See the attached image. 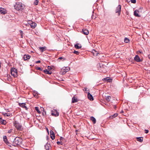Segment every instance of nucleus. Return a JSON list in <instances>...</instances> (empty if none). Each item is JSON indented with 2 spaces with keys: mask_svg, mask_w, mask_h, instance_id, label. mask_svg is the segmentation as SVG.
<instances>
[{
  "mask_svg": "<svg viewBox=\"0 0 150 150\" xmlns=\"http://www.w3.org/2000/svg\"><path fill=\"white\" fill-rule=\"evenodd\" d=\"M22 142V139L20 137H16L13 143V145L16 146L18 145H19L21 144Z\"/></svg>",
  "mask_w": 150,
  "mask_h": 150,
  "instance_id": "f257e3e1",
  "label": "nucleus"
},
{
  "mask_svg": "<svg viewBox=\"0 0 150 150\" xmlns=\"http://www.w3.org/2000/svg\"><path fill=\"white\" fill-rule=\"evenodd\" d=\"M24 7V5L21 3H16L14 6L15 8L18 11L22 10Z\"/></svg>",
  "mask_w": 150,
  "mask_h": 150,
  "instance_id": "f03ea898",
  "label": "nucleus"
},
{
  "mask_svg": "<svg viewBox=\"0 0 150 150\" xmlns=\"http://www.w3.org/2000/svg\"><path fill=\"white\" fill-rule=\"evenodd\" d=\"M14 125L17 130H22L23 129V127L21 124L18 122L16 121H15L13 123Z\"/></svg>",
  "mask_w": 150,
  "mask_h": 150,
  "instance_id": "7ed1b4c3",
  "label": "nucleus"
},
{
  "mask_svg": "<svg viewBox=\"0 0 150 150\" xmlns=\"http://www.w3.org/2000/svg\"><path fill=\"white\" fill-rule=\"evenodd\" d=\"M11 74L14 77H16L18 76L17 70L14 68H12L11 69Z\"/></svg>",
  "mask_w": 150,
  "mask_h": 150,
  "instance_id": "20e7f679",
  "label": "nucleus"
},
{
  "mask_svg": "<svg viewBox=\"0 0 150 150\" xmlns=\"http://www.w3.org/2000/svg\"><path fill=\"white\" fill-rule=\"evenodd\" d=\"M121 5H118L116 8L115 10V13H117L118 16H120L121 12Z\"/></svg>",
  "mask_w": 150,
  "mask_h": 150,
  "instance_id": "39448f33",
  "label": "nucleus"
},
{
  "mask_svg": "<svg viewBox=\"0 0 150 150\" xmlns=\"http://www.w3.org/2000/svg\"><path fill=\"white\" fill-rule=\"evenodd\" d=\"M134 60L137 62H140L142 61V60L141 59L138 55H136L134 57Z\"/></svg>",
  "mask_w": 150,
  "mask_h": 150,
  "instance_id": "423d86ee",
  "label": "nucleus"
},
{
  "mask_svg": "<svg viewBox=\"0 0 150 150\" xmlns=\"http://www.w3.org/2000/svg\"><path fill=\"white\" fill-rule=\"evenodd\" d=\"M0 12L1 13L4 14L7 13V11L5 9L0 8Z\"/></svg>",
  "mask_w": 150,
  "mask_h": 150,
  "instance_id": "0eeeda50",
  "label": "nucleus"
},
{
  "mask_svg": "<svg viewBox=\"0 0 150 150\" xmlns=\"http://www.w3.org/2000/svg\"><path fill=\"white\" fill-rule=\"evenodd\" d=\"M50 137L51 139L53 140L54 139H55V135L54 133L52 130L50 131Z\"/></svg>",
  "mask_w": 150,
  "mask_h": 150,
  "instance_id": "6e6552de",
  "label": "nucleus"
},
{
  "mask_svg": "<svg viewBox=\"0 0 150 150\" xmlns=\"http://www.w3.org/2000/svg\"><path fill=\"white\" fill-rule=\"evenodd\" d=\"M46 150H51V146L50 144H47L45 145Z\"/></svg>",
  "mask_w": 150,
  "mask_h": 150,
  "instance_id": "1a4fd4ad",
  "label": "nucleus"
},
{
  "mask_svg": "<svg viewBox=\"0 0 150 150\" xmlns=\"http://www.w3.org/2000/svg\"><path fill=\"white\" fill-rule=\"evenodd\" d=\"M82 32L84 34L87 35L89 34L88 31L86 29H83Z\"/></svg>",
  "mask_w": 150,
  "mask_h": 150,
  "instance_id": "9d476101",
  "label": "nucleus"
},
{
  "mask_svg": "<svg viewBox=\"0 0 150 150\" xmlns=\"http://www.w3.org/2000/svg\"><path fill=\"white\" fill-rule=\"evenodd\" d=\"M51 115L52 116L56 117L59 115V113L57 111H54L52 112L51 113Z\"/></svg>",
  "mask_w": 150,
  "mask_h": 150,
  "instance_id": "9b49d317",
  "label": "nucleus"
},
{
  "mask_svg": "<svg viewBox=\"0 0 150 150\" xmlns=\"http://www.w3.org/2000/svg\"><path fill=\"white\" fill-rule=\"evenodd\" d=\"M37 25V24L35 22H32L30 24V26L31 28L33 29Z\"/></svg>",
  "mask_w": 150,
  "mask_h": 150,
  "instance_id": "f8f14e48",
  "label": "nucleus"
},
{
  "mask_svg": "<svg viewBox=\"0 0 150 150\" xmlns=\"http://www.w3.org/2000/svg\"><path fill=\"white\" fill-rule=\"evenodd\" d=\"M88 98L91 100L92 101L93 100V98L92 95L89 93L88 94Z\"/></svg>",
  "mask_w": 150,
  "mask_h": 150,
  "instance_id": "ddd939ff",
  "label": "nucleus"
},
{
  "mask_svg": "<svg viewBox=\"0 0 150 150\" xmlns=\"http://www.w3.org/2000/svg\"><path fill=\"white\" fill-rule=\"evenodd\" d=\"M30 56L28 55H24L23 58L24 60H26L30 58Z\"/></svg>",
  "mask_w": 150,
  "mask_h": 150,
  "instance_id": "4468645a",
  "label": "nucleus"
},
{
  "mask_svg": "<svg viewBox=\"0 0 150 150\" xmlns=\"http://www.w3.org/2000/svg\"><path fill=\"white\" fill-rule=\"evenodd\" d=\"M78 101V99L77 98H75L74 96L72 98V103H73L77 102Z\"/></svg>",
  "mask_w": 150,
  "mask_h": 150,
  "instance_id": "2eb2a0df",
  "label": "nucleus"
},
{
  "mask_svg": "<svg viewBox=\"0 0 150 150\" xmlns=\"http://www.w3.org/2000/svg\"><path fill=\"white\" fill-rule=\"evenodd\" d=\"M139 11L137 10H135L134 12V15L137 17H139L140 16L138 14Z\"/></svg>",
  "mask_w": 150,
  "mask_h": 150,
  "instance_id": "dca6fc26",
  "label": "nucleus"
},
{
  "mask_svg": "<svg viewBox=\"0 0 150 150\" xmlns=\"http://www.w3.org/2000/svg\"><path fill=\"white\" fill-rule=\"evenodd\" d=\"M39 49L41 52H42L46 50V47H39Z\"/></svg>",
  "mask_w": 150,
  "mask_h": 150,
  "instance_id": "f3484780",
  "label": "nucleus"
},
{
  "mask_svg": "<svg viewBox=\"0 0 150 150\" xmlns=\"http://www.w3.org/2000/svg\"><path fill=\"white\" fill-rule=\"evenodd\" d=\"M25 105L26 104L25 103H19V105L21 107H23V108H27V107Z\"/></svg>",
  "mask_w": 150,
  "mask_h": 150,
  "instance_id": "a211bd4d",
  "label": "nucleus"
},
{
  "mask_svg": "<svg viewBox=\"0 0 150 150\" xmlns=\"http://www.w3.org/2000/svg\"><path fill=\"white\" fill-rule=\"evenodd\" d=\"M44 72L46 74H52L51 71L47 70V69L44 70Z\"/></svg>",
  "mask_w": 150,
  "mask_h": 150,
  "instance_id": "6ab92c4d",
  "label": "nucleus"
},
{
  "mask_svg": "<svg viewBox=\"0 0 150 150\" xmlns=\"http://www.w3.org/2000/svg\"><path fill=\"white\" fill-rule=\"evenodd\" d=\"M0 123L3 125H6V121L5 120L2 119L1 118V119H0Z\"/></svg>",
  "mask_w": 150,
  "mask_h": 150,
  "instance_id": "aec40b11",
  "label": "nucleus"
},
{
  "mask_svg": "<svg viewBox=\"0 0 150 150\" xmlns=\"http://www.w3.org/2000/svg\"><path fill=\"white\" fill-rule=\"evenodd\" d=\"M90 120L93 122V124H95L96 122V119L93 117L91 116L90 117Z\"/></svg>",
  "mask_w": 150,
  "mask_h": 150,
  "instance_id": "412c9836",
  "label": "nucleus"
},
{
  "mask_svg": "<svg viewBox=\"0 0 150 150\" xmlns=\"http://www.w3.org/2000/svg\"><path fill=\"white\" fill-rule=\"evenodd\" d=\"M74 47L76 49H79L81 48V46L80 45H79V44L77 43L75 45Z\"/></svg>",
  "mask_w": 150,
  "mask_h": 150,
  "instance_id": "4be33fe9",
  "label": "nucleus"
},
{
  "mask_svg": "<svg viewBox=\"0 0 150 150\" xmlns=\"http://www.w3.org/2000/svg\"><path fill=\"white\" fill-rule=\"evenodd\" d=\"M137 141L141 142H142L143 140V138L142 137H137Z\"/></svg>",
  "mask_w": 150,
  "mask_h": 150,
  "instance_id": "5701e85b",
  "label": "nucleus"
},
{
  "mask_svg": "<svg viewBox=\"0 0 150 150\" xmlns=\"http://www.w3.org/2000/svg\"><path fill=\"white\" fill-rule=\"evenodd\" d=\"M3 139H4V141L5 142V143L6 144H7L8 143V141L7 138V137H6V136H4L3 137Z\"/></svg>",
  "mask_w": 150,
  "mask_h": 150,
  "instance_id": "b1692460",
  "label": "nucleus"
},
{
  "mask_svg": "<svg viewBox=\"0 0 150 150\" xmlns=\"http://www.w3.org/2000/svg\"><path fill=\"white\" fill-rule=\"evenodd\" d=\"M110 79L108 77L105 78L103 79V81H107V82H109L110 81Z\"/></svg>",
  "mask_w": 150,
  "mask_h": 150,
  "instance_id": "393cba45",
  "label": "nucleus"
},
{
  "mask_svg": "<svg viewBox=\"0 0 150 150\" xmlns=\"http://www.w3.org/2000/svg\"><path fill=\"white\" fill-rule=\"evenodd\" d=\"M111 98L110 96H108L106 97V99L107 101L109 102L110 101V99Z\"/></svg>",
  "mask_w": 150,
  "mask_h": 150,
  "instance_id": "a878e982",
  "label": "nucleus"
},
{
  "mask_svg": "<svg viewBox=\"0 0 150 150\" xmlns=\"http://www.w3.org/2000/svg\"><path fill=\"white\" fill-rule=\"evenodd\" d=\"M70 69V68L69 67H66L64 69V70L66 72H67Z\"/></svg>",
  "mask_w": 150,
  "mask_h": 150,
  "instance_id": "bb28decb",
  "label": "nucleus"
},
{
  "mask_svg": "<svg viewBox=\"0 0 150 150\" xmlns=\"http://www.w3.org/2000/svg\"><path fill=\"white\" fill-rule=\"evenodd\" d=\"M117 113H115V114H114L113 115H111V116L110 117L111 118H113L114 117H116L117 116Z\"/></svg>",
  "mask_w": 150,
  "mask_h": 150,
  "instance_id": "cd10ccee",
  "label": "nucleus"
},
{
  "mask_svg": "<svg viewBox=\"0 0 150 150\" xmlns=\"http://www.w3.org/2000/svg\"><path fill=\"white\" fill-rule=\"evenodd\" d=\"M35 110L37 111L39 113H40L41 112L39 110V108L38 107H36L35 108Z\"/></svg>",
  "mask_w": 150,
  "mask_h": 150,
  "instance_id": "c85d7f7f",
  "label": "nucleus"
},
{
  "mask_svg": "<svg viewBox=\"0 0 150 150\" xmlns=\"http://www.w3.org/2000/svg\"><path fill=\"white\" fill-rule=\"evenodd\" d=\"M129 41V40L127 38H126L124 39V42L125 43H128Z\"/></svg>",
  "mask_w": 150,
  "mask_h": 150,
  "instance_id": "c756f323",
  "label": "nucleus"
},
{
  "mask_svg": "<svg viewBox=\"0 0 150 150\" xmlns=\"http://www.w3.org/2000/svg\"><path fill=\"white\" fill-rule=\"evenodd\" d=\"M93 54L94 56H96L98 54V53L96 52V51H95V50H94L93 52Z\"/></svg>",
  "mask_w": 150,
  "mask_h": 150,
  "instance_id": "7c9ffc66",
  "label": "nucleus"
},
{
  "mask_svg": "<svg viewBox=\"0 0 150 150\" xmlns=\"http://www.w3.org/2000/svg\"><path fill=\"white\" fill-rule=\"evenodd\" d=\"M65 59V58H63L62 57H59L58 59V60L59 61H60V60H61L62 61H64Z\"/></svg>",
  "mask_w": 150,
  "mask_h": 150,
  "instance_id": "2f4dec72",
  "label": "nucleus"
},
{
  "mask_svg": "<svg viewBox=\"0 0 150 150\" xmlns=\"http://www.w3.org/2000/svg\"><path fill=\"white\" fill-rule=\"evenodd\" d=\"M38 0H35L34 1V4H35V5H37L38 4Z\"/></svg>",
  "mask_w": 150,
  "mask_h": 150,
  "instance_id": "473e14b6",
  "label": "nucleus"
},
{
  "mask_svg": "<svg viewBox=\"0 0 150 150\" xmlns=\"http://www.w3.org/2000/svg\"><path fill=\"white\" fill-rule=\"evenodd\" d=\"M57 144L58 145H62V142L61 141H60V142H59V141L57 142Z\"/></svg>",
  "mask_w": 150,
  "mask_h": 150,
  "instance_id": "72a5a7b5",
  "label": "nucleus"
},
{
  "mask_svg": "<svg viewBox=\"0 0 150 150\" xmlns=\"http://www.w3.org/2000/svg\"><path fill=\"white\" fill-rule=\"evenodd\" d=\"M73 53L76 54V55H78L79 54V52L77 51L74 50L73 52Z\"/></svg>",
  "mask_w": 150,
  "mask_h": 150,
  "instance_id": "f704fd0d",
  "label": "nucleus"
},
{
  "mask_svg": "<svg viewBox=\"0 0 150 150\" xmlns=\"http://www.w3.org/2000/svg\"><path fill=\"white\" fill-rule=\"evenodd\" d=\"M67 72H66L64 70V69L62 71V74L64 75Z\"/></svg>",
  "mask_w": 150,
  "mask_h": 150,
  "instance_id": "c9c22d12",
  "label": "nucleus"
},
{
  "mask_svg": "<svg viewBox=\"0 0 150 150\" xmlns=\"http://www.w3.org/2000/svg\"><path fill=\"white\" fill-rule=\"evenodd\" d=\"M131 2L133 4H135L136 3V0H131Z\"/></svg>",
  "mask_w": 150,
  "mask_h": 150,
  "instance_id": "e433bc0d",
  "label": "nucleus"
},
{
  "mask_svg": "<svg viewBox=\"0 0 150 150\" xmlns=\"http://www.w3.org/2000/svg\"><path fill=\"white\" fill-rule=\"evenodd\" d=\"M32 22H33L32 21L29 20L28 21V23L30 25L31 24V23Z\"/></svg>",
  "mask_w": 150,
  "mask_h": 150,
  "instance_id": "4c0bfd02",
  "label": "nucleus"
},
{
  "mask_svg": "<svg viewBox=\"0 0 150 150\" xmlns=\"http://www.w3.org/2000/svg\"><path fill=\"white\" fill-rule=\"evenodd\" d=\"M64 138L62 137H60V140L62 142L63 141V139H64Z\"/></svg>",
  "mask_w": 150,
  "mask_h": 150,
  "instance_id": "58836bf2",
  "label": "nucleus"
},
{
  "mask_svg": "<svg viewBox=\"0 0 150 150\" xmlns=\"http://www.w3.org/2000/svg\"><path fill=\"white\" fill-rule=\"evenodd\" d=\"M37 69L38 70H41L42 71V69H41V68L40 67H38L37 68Z\"/></svg>",
  "mask_w": 150,
  "mask_h": 150,
  "instance_id": "ea45409f",
  "label": "nucleus"
},
{
  "mask_svg": "<svg viewBox=\"0 0 150 150\" xmlns=\"http://www.w3.org/2000/svg\"><path fill=\"white\" fill-rule=\"evenodd\" d=\"M148 132H149V130H148L146 129L145 130V133L147 134L148 133Z\"/></svg>",
  "mask_w": 150,
  "mask_h": 150,
  "instance_id": "a19ab883",
  "label": "nucleus"
},
{
  "mask_svg": "<svg viewBox=\"0 0 150 150\" xmlns=\"http://www.w3.org/2000/svg\"><path fill=\"white\" fill-rule=\"evenodd\" d=\"M6 115L7 116H10V115L9 114H7V113H6L5 114H4V115L5 116H6Z\"/></svg>",
  "mask_w": 150,
  "mask_h": 150,
  "instance_id": "79ce46f5",
  "label": "nucleus"
},
{
  "mask_svg": "<svg viewBox=\"0 0 150 150\" xmlns=\"http://www.w3.org/2000/svg\"><path fill=\"white\" fill-rule=\"evenodd\" d=\"M40 60H38V61L36 62V63H40Z\"/></svg>",
  "mask_w": 150,
  "mask_h": 150,
  "instance_id": "37998d69",
  "label": "nucleus"
},
{
  "mask_svg": "<svg viewBox=\"0 0 150 150\" xmlns=\"http://www.w3.org/2000/svg\"><path fill=\"white\" fill-rule=\"evenodd\" d=\"M6 144H7L8 146H11L10 144V143L8 142Z\"/></svg>",
  "mask_w": 150,
  "mask_h": 150,
  "instance_id": "c03bdc74",
  "label": "nucleus"
},
{
  "mask_svg": "<svg viewBox=\"0 0 150 150\" xmlns=\"http://www.w3.org/2000/svg\"><path fill=\"white\" fill-rule=\"evenodd\" d=\"M48 69H52V68L51 67L48 66Z\"/></svg>",
  "mask_w": 150,
  "mask_h": 150,
  "instance_id": "a18cd8bd",
  "label": "nucleus"
},
{
  "mask_svg": "<svg viewBox=\"0 0 150 150\" xmlns=\"http://www.w3.org/2000/svg\"><path fill=\"white\" fill-rule=\"evenodd\" d=\"M149 58L150 59V54H149L148 56Z\"/></svg>",
  "mask_w": 150,
  "mask_h": 150,
  "instance_id": "49530a36",
  "label": "nucleus"
},
{
  "mask_svg": "<svg viewBox=\"0 0 150 150\" xmlns=\"http://www.w3.org/2000/svg\"><path fill=\"white\" fill-rule=\"evenodd\" d=\"M84 89H85V91H87V88H84Z\"/></svg>",
  "mask_w": 150,
  "mask_h": 150,
  "instance_id": "de8ad7c7",
  "label": "nucleus"
},
{
  "mask_svg": "<svg viewBox=\"0 0 150 150\" xmlns=\"http://www.w3.org/2000/svg\"><path fill=\"white\" fill-rule=\"evenodd\" d=\"M116 108V106L115 105H114V108L115 109V108Z\"/></svg>",
  "mask_w": 150,
  "mask_h": 150,
  "instance_id": "09e8293b",
  "label": "nucleus"
},
{
  "mask_svg": "<svg viewBox=\"0 0 150 150\" xmlns=\"http://www.w3.org/2000/svg\"><path fill=\"white\" fill-rule=\"evenodd\" d=\"M92 18L93 19V16H92Z\"/></svg>",
  "mask_w": 150,
  "mask_h": 150,
  "instance_id": "8fccbe9b",
  "label": "nucleus"
},
{
  "mask_svg": "<svg viewBox=\"0 0 150 150\" xmlns=\"http://www.w3.org/2000/svg\"><path fill=\"white\" fill-rule=\"evenodd\" d=\"M8 133H10V131H8Z\"/></svg>",
  "mask_w": 150,
  "mask_h": 150,
  "instance_id": "3c124183",
  "label": "nucleus"
},
{
  "mask_svg": "<svg viewBox=\"0 0 150 150\" xmlns=\"http://www.w3.org/2000/svg\"><path fill=\"white\" fill-rule=\"evenodd\" d=\"M22 32V31H21V33Z\"/></svg>",
  "mask_w": 150,
  "mask_h": 150,
  "instance_id": "603ef678",
  "label": "nucleus"
},
{
  "mask_svg": "<svg viewBox=\"0 0 150 150\" xmlns=\"http://www.w3.org/2000/svg\"><path fill=\"white\" fill-rule=\"evenodd\" d=\"M21 37H23L22 35H21Z\"/></svg>",
  "mask_w": 150,
  "mask_h": 150,
  "instance_id": "864d4df0",
  "label": "nucleus"
},
{
  "mask_svg": "<svg viewBox=\"0 0 150 150\" xmlns=\"http://www.w3.org/2000/svg\"><path fill=\"white\" fill-rule=\"evenodd\" d=\"M21 37H23L22 35H21Z\"/></svg>",
  "mask_w": 150,
  "mask_h": 150,
  "instance_id": "5fc2aeb1",
  "label": "nucleus"
},
{
  "mask_svg": "<svg viewBox=\"0 0 150 150\" xmlns=\"http://www.w3.org/2000/svg\"><path fill=\"white\" fill-rule=\"evenodd\" d=\"M21 37H23L22 35H21Z\"/></svg>",
  "mask_w": 150,
  "mask_h": 150,
  "instance_id": "6e6d98bb",
  "label": "nucleus"
},
{
  "mask_svg": "<svg viewBox=\"0 0 150 150\" xmlns=\"http://www.w3.org/2000/svg\"><path fill=\"white\" fill-rule=\"evenodd\" d=\"M0 119H1V118L0 117Z\"/></svg>",
  "mask_w": 150,
  "mask_h": 150,
  "instance_id": "4d7b16f0",
  "label": "nucleus"
}]
</instances>
